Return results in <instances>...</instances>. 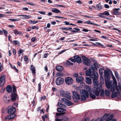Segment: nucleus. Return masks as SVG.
Listing matches in <instances>:
<instances>
[{
    "mask_svg": "<svg viewBox=\"0 0 121 121\" xmlns=\"http://www.w3.org/2000/svg\"><path fill=\"white\" fill-rule=\"evenodd\" d=\"M112 77L113 81H110L109 78L108 79V80H106L105 85L106 87L108 89H111V90H110V91L113 92L115 91L116 89L117 91H118L119 90H118V88H120V87L117 86V81L115 77L112 74Z\"/></svg>",
    "mask_w": 121,
    "mask_h": 121,
    "instance_id": "nucleus-1",
    "label": "nucleus"
},
{
    "mask_svg": "<svg viewBox=\"0 0 121 121\" xmlns=\"http://www.w3.org/2000/svg\"><path fill=\"white\" fill-rule=\"evenodd\" d=\"M85 88L87 91L85 90H82L80 91V93L82 94V99L83 100H85L86 98L88 97L89 95L88 92H90L91 91L90 87L88 86H86Z\"/></svg>",
    "mask_w": 121,
    "mask_h": 121,
    "instance_id": "nucleus-2",
    "label": "nucleus"
},
{
    "mask_svg": "<svg viewBox=\"0 0 121 121\" xmlns=\"http://www.w3.org/2000/svg\"><path fill=\"white\" fill-rule=\"evenodd\" d=\"M102 88L101 86H97L96 87H94L92 89L93 92L96 96H98L101 92L100 96H103L104 94V90L102 89Z\"/></svg>",
    "mask_w": 121,
    "mask_h": 121,
    "instance_id": "nucleus-3",
    "label": "nucleus"
},
{
    "mask_svg": "<svg viewBox=\"0 0 121 121\" xmlns=\"http://www.w3.org/2000/svg\"><path fill=\"white\" fill-rule=\"evenodd\" d=\"M98 67L97 62L95 61L94 64L91 65L90 68L89 69H88L86 72V75L87 76H89L91 75V72H94L95 70L97 69V67Z\"/></svg>",
    "mask_w": 121,
    "mask_h": 121,
    "instance_id": "nucleus-4",
    "label": "nucleus"
},
{
    "mask_svg": "<svg viewBox=\"0 0 121 121\" xmlns=\"http://www.w3.org/2000/svg\"><path fill=\"white\" fill-rule=\"evenodd\" d=\"M69 60L73 62H74L76 61L77 63H80L82 62L81 58L77 55L73 57L70 58Z\"/></svg>",
    "mask_w": 121,
    "mask_h": 121,
    "instance_id": "nucleus-5",
    "label": "nucleus"
},
{
    "mask_svg": "<svg viewBox=\"0 0 121 121\" xmlns=\"http://www.w3.org/2000/svg\"><path fill=\"white\" fill-rule=\"evenodd\" d=\"M82 58L83 60L82 61L84 64L87 65H90L91 62L88 58L85 56H82Z\"/></svg>",
    "mask_w": 121,
    "mask_h": 121,
    "instance_id": "nucleus-6",
    "label": "nucleus"
},
{
    "mask_svg": "<svg viewBox=\"0 0 121 121\" xmlns=\"http://www.w3.org/2000/svg\"><path fill=\"white\" fill-rule=\"evenodd\" d=\"M66 110L62 108H58L57 109V111L58 112H60V113H57L56 114V115L57 116H60L62 115L65 114V112H63L65 111Z\"/></svg>",
    "mask_w": 121,
    "mask_h": 121,
    "instance_id": "nucleus-7",
    "label": "nucleus"
},
{
    "mask_svg": "<svg viewBox=\"0 0 121 121\" xmlns=\"http://www.w3.org/2000/svg\"><path fill=\"white\" fill-rule=\"evenodd\" d=\"M64 79L60 77L57 78L56 80V82L57 85H59L62 84L64 82Z\"/></svg>",
    "mask_w": 121,
    "mask_h": 121,
    "instance_id": "nucleus-8",
    "label": "nucleus"
},
{
    "mask_svg": "<svg viewBox=\"0 0 121 121\" xmlns=\"http://www.w3.org/2000/svg\"><path fill=\"white\" fill-rule=\"evenodd\" d=\"M65 83L68 85L73 84V80L72 78L70 77H67L65 78Z\"/></svg>",
    "mask_w": 121,
    "mask_h": 121,
    "instance_id": "nucleus-9",
    "label": "nucleus"
},
{
    "mask_svg": "<svg viewBox=\"0 0 121 121\" xmlns=\"http://www.w3.org/2000/svg\"><path fill=\"white\" fill-rule=\"evenodd\" d=\"M84 79L82 76H79L77 77L76 79L77 82L78 83H81V85L82 84L83 86H84L85 84L84 83L82 82L83 81Z\"/></svg>",
    "mask_w": 121,
    "mask_h": 121,
    "instance_id": "nucleus-10",
    "label": "nucleus"
},
{
    "mask_svg": "<svg viewBox=\"0 0 121 121\" xmlns=\"http://www.w3.org/2000/svg\"><path fill=\"white\" fill-rule=\"evenodd\" d=\"M16 110L15 108L13 107H9L8 109V112L9 114L15 113L14 112H15Z\"/></svg>",
    "mask_w": 121,
    "mask_h": 121,
    "instance_id": "nucleus-11",
    "label": "nucleus"
},
{
    "mask_svg": "<svg viewBox=\"0 0 121 121\" xmlns=\"http://www.w3.org/2000/svg\"><path fill=\"white\" fill-rule=\"evenodd\" d=\"M91 78L97 79L98 77V74L95 71L94 73H92L90 76Z\"/></svg>",
    "mask_w": 121,
    "mask_h": 121,
    "instance_id": "nucleus-12",
    "label": "nucleus"
},
{
    "mask_svg": "<svg viewBox=\"0 0 121 121\" xmlns=\"http://www.w3.org/2000/svg\"><path fill=\"white\" fill-rule=\"evenodd\" d=\"M5 81L4 76L3 75L0 78V84L1 86H3L5 83Z\"/></svg>",
    "mask_w": 121,
    "mask_h": 121,
    "instance_id": "nucleus-13",
    "label": "nucleus"
},
{
    "mask_svg": "<svg viewBox=\"0 0 121 121\" xmlns=\"http://www.w3.org/2000/svg\"><path fill=\"white\" fill-rule=\"evenodd\" d=\"M108 71H109L110 72L111 71V72L112 73V72L109 69H108V70H105L104 71V77L105 78H106H106L105 80H108V79H109V74L108 73Z\"/></svg>",
    "mask_w": 121,
    "mask_h": 121,
    "instance_id": "nucleus-14",
    "label": "nucleus"
},
{
    "mask_svg": "<svg viewBox=\"0 0 121 121\" xmlns=\"http://www.w3.org/2000/svg\"><path fill=\"white\" fill-rule=\"evenodd\" d=\"M61 99L63 101L65 102V103L67 105L69 106L72 104V103L71 101L62 98Z\"/></svg>",
    "mask_w": 121,
    "mask_h": 121,
    "instance_id": "nucleus-15",
    "label": "nucleus"
},
{
    "mask_svg": "<svg viewBox=\"0 0 121 121\" xmlns=\"http://www.w3.org/2000/svg\"><path fill=\"white\" fill-rule=\"evenodd\" d=\"M73 96L74 97L75 99H80V97L76 91H73L72 92Z\"/></svg>",
    "mask_w": 121,
    "mask_h": 121,
    "instance_id": "nucleus-16",
    "label": "nucleus"
},
{
    "mask_svg": "<svg viewBox=\"0 0 121 121\" xmlns=\"http://www.w3.org/2000/svg\"><path fill=\"white\" fill-rule=\"evenodd\" d=\"M11 98L12 101H14L17 98V94L14 93L12 92L11 95Z\"/></svg>",
    "mask_w": 121,
    "mask_h": 121,
    "instance_id": "nucleus-17",
    "label": "nucleus"
},
{
    "mask_svg": "<svg viewBox=\"0 0 121 121\" xmlns=\"http://www.w3.org/2000/svg\"><path fill=\"white\" fill-rule=\"evenodd\" d=\"M108 115L107 114H105L104 116L100 119L99 118H98L95 120H92L91 121H103L105 120V119L106 118V117L108 116Z\"/></svg>",
    "mask_w": 121,
    "mask_h": 121,
    "instance_id": "nucleus-18",
    "label": "nucleus"
},
{
    "mask_svg": "<svg viewBox=\"0 0 121 121\" xmlns=\"http://www.w3.org/2000/svg\"><path fill=\"white\" fill-rule=\"evenodd\" d=\"M108 116L106 117L105 119H107V118H108V119L106 121H117L116 120V119H111L113 118V115H110V116H109V115L107 114Z\"/></svg>",
    "mask_w": 121,
    "mask_h": 121,
    "instance_id": "nucleus-19",
    "label": "nucleus"
},
{
    "mask_svg": "<svg viewBox=\"0 0 121 121\" xmlns=\"http://www.w3.org/2000/svg\"><path fill=\"white\" fill-rule=\"evenodd\" d=\"M119 8L113 10V13L114 14L116 15H119L120 14L119 12L118 11L120 10Z\"/></svg>",
    "mask_w": 121,
    "mask_h": 121,
    "instance_id": "nucleus-20",
    "label": "nucleus"
},
{
    "mask_svg": "<svg viewBox=\"0 0 121 121\" xmlns=\"http://www.w3.org/2000/svg\"><path fill=\"white\" fill-rule=\"evenodd\" d=\"M93 82L94 86H99L98 85V82L97 80V79H94L93 80Z\"/></svg>",
    "mask_w": 121,
    "mask_h": 121,
    "instance_id": "nucleus-21",
    "label": "nucleus"
},
{
    "mask_svg": "<svg viewBox=\"0 0 121 121\" xmlns=\"http://www.w3.org/2000/svg\"><path fill=\"white\" fill-rule=\"evenodd\" d=\"M52 11L53 13H61V11L60 10L55 8H53L52 9Z\"/></svg>",
    "mask_w": 121,
    "mask_h": 121,
    "instance_id": "nucleus-22",
    "label": "nucleus"
},
{
    "mask_svg": "<svg viewBox=\"0 0 121 121\" xmlns=\"http://www.w3.org/2000/svg\"><path fill=\"white\" fill-rule=\"evenodd\" d=\"M6 90L7 92L9 93H10L12 91V87L8 85L7 87Z\"/></svg>",
    "mask_w": 121,
    "mask_h": 121,
    "instance_id": "nucleus-23",
    "label": "nucleus"
},
{
    "mask_svg": "<svg viewBox=\"0 0 121 121\" xmlns=\"http://www.w3.org/2000/svg\"><path fill=\"white\" fill-rule=\"evenodd\" d=\"M86 83L88 84H91L92 82L91 80L88 77L86 78Z\"/></svg>",
    "mask_w": 121,
    "mask_h": 121,
    "instance_id": "nucleus-24",
    "label": "nucleus"
},
{
    "mask_svg": "<svg viewBox=\"0 0 121 121\" xmlns=\"http://www.w3.org/2000/svg\"><path fill=\"white\" fill-rule=\"evenodd\" d=\"M31 70L32 71V73L34 74L35 73V67L33 65H31L30 67Z\"/></svg>",
    "mask_w": 121,
    "mask_h": 121,
    "instance_id": "nucleus-25",
    "label": "nucleus"
},
{
    "mask_svg": "<svg viewBox=\"0 0 121 121\" xmlns=\"http://www.w3.org/2000/svg\"><path fill=\"white\" fill-rule=\"evenodd\" d=\"M12 43L13 44L16 45H17L19 46L20 45V43L18 41L14 40L13 41Z\"/></svg>",
    "mask_w": 121,
    "mask_h": 121,
    "instance_id": "nucleus-26",
    "label": "nucleus"
},
{
    "mask_svg": "<svg viewBox=\"0 0 121 121\" xmlns=\"http://www.w3.org/2000/svg\"><path fill=\"white\" fill-rule=\"evenodd\" d=\"M56 70L57 71H61L63 69V68L60 66H56Z\"/></svg>",
    "mask_w": 121,
    "mask_h": 121,
    "instance_id": "nucleus-27",
    "label": "nucleus"
},
{
    "mask_svg": "<svg viewBox=\"0 0 121 121\" xmlns=\"http://www.w3.org/2000/svg\"><path fill=\"white\" fill-rule=\"evenodd\" d=\"M96 6L97 8V9L98 10H100L102 9L101 5L100 3H99L97 4Z\"/></svg>",
    "mask_w": 121,
    "mask_h": 121,
    "instance_id": "nucleus-28",
    "label": "nucleus"
},
{
    "mask_svg": "<svg viewBox=\"0 0 121 121\" xmlns=\"http://www.w3.org/2000/svg\"><path fill=\"white\" fill-rule=\"evenodd\" d=\"M60 29L63 30H71L72 28L70 27L68 28L62 27L60 28Z\"/></svg>",
    "mask_w": 121,
    "mask_h": 121,
    "instance_id": "nucleus-29",
    "label": "nucleus"
},
{
    "mask_svg": "<svg viewBox=\"0 0 121 121\" xmlns=\"http://www.w3.org/2000/svg\"><path fill=\"white\" fill-rule=\"evenodd\" d=\"M104 93L105 95L106 96H109L110 95L109 91L106 90H105Z\"/></svg>",
    "mask_w": 121,
    "mask_h": 121,
    "instance_id": "nucleus-30",
    "label": "nucleus"
},
{
    "mask_svg": "<svg viewBox=\"0 0 121 121\" xmlns=\"http://www.w3.org/2000/svg\"><path fill=\"white\" fill-rule=\"evenodd\" d=\"M84 23L87 24H91L92 25H93L94 24V23L91 22V21L90 20H88L85 22H84Z\"/></svg>",
    "mask_w": 121,
    "mask_h": 121,
    "instance_id": "nucleus-31",
    "label": "nucleus"
},
{
    "mask_svg": "<svg viewBox=\"0 0 121 121\" xmlns=\"http://www.w3.org/2000/svg\"><path fill=\"white\" fill-rule=\"evenodd\" d=\"M100 14L107 16H109V12L107 11H105L103 13H100Z\"/></svg>",
    "mask_w": 121,
    "mask_h": 121,
    "instance_id": "nucleus-32",
    "label": "nucleus"
},
{
    "mask_svg": "<svg viewBox=\"0 0 121 121\" xmlns=\"http://www.w3.org/2000/svg\"><path fill=\"white\" fill-rule=\"evenodd\" d=\"M64 75V74L62 73H57L56 76L59 77L63 76Z\"/></svg>",
    "mask_w": 121,
    "mask_h": 121,
    "instance_id": "nucleus-33",
    "label": "nucleus"
},
{
    "mask_svg": "<svg viewBox=\"0 0 121 121\" xmlns=\"http://www.w3.org/2000/svg\"><path fill=\"white\" fill-rule=\"evenodd\" d=\"M11 117V116H10V115H9L6 116L5 117V120H11L13 119V118Z\"/></svg>",
    "mask_w": 121,
    "mask_h": 121,
    "instance_id": "nucleus-34",
    "label": "nucleus"
},
{
    "mask_svg": "<svg viewBox=\"0 0 121 121\" xmlns=\"http://www.w3.org/2000/svg\"><path fill=\"white\" fill-rule=\"evenodd\" d=\"M3 32H4V35L5 36L7 37L8 35V31L3 29Z\"/></svg>",
    "mask_w": 121,
    "mask_h": 121,
    "instance_id": "nucleus-35",
    "label": "nucleus"
},
{
    "mask_svg": "<svg viewBox=\"0 0 121 121\" xmlns=\"http://www.w3.org/2000/svg\"><path fill=\"white\" fill-rule=\"evenodd\" d=\"M28 22L30 24H34L37 23L38 22L37 21H32L31 20L29 21Z\"/></svg>",
    "mask_w": 121,
    "mask_h": 121,
    "instance_id": "nucleus-36",
    "label": "nucleus"
},
{
    "mask_svg": "<svg viewBox=\"0 0 121 121\" xmlns=\"http://www.w3.org/2000/svg\"><path fill=\"white\" fill-rule=\"evenodd\" d=\"M117 94L116 93L112 92L111 95V97L112 98H114L117 96Z\"/></svg>",
    "mask_w": 121,
    "mask_h": 121,
    "instance_id": "nucleus-37",
    "label": "nucleus"
},
{
    "mask_svg": "<svg viewBox=\"0 0 121 121\" xmlns=\"http://www.w3.org/2000/svg\"><path fill=\"white\" fill-rule=\"evenodd\" d=\"M8 98L9 97L8 96H5L4 98V101L7 102L9 101V100Z\"/></svg>",
    "mask_w": 121,
    "mask_h": 121,
    "instance_id": "nucleus-38",
    "label": "nucleus"
},
{
    "mask_svg": "<svg viewBox=\"0 0 121 121\" xmlns=\"http://www.w3.org/2000/svg\"><path fill=\"white\" fill-rule=\"evenodd\" d=\"M62 121L63 120L64 121H66L68 120V118L66 117L65 116L63 117V118L61 119Z\"/></svg>",
    "mask_w": 121,
    "mask_h": 121,
    "instance_id": "nucleus-39",
    "label": "nucleus"
},
{
    "mask_svg": "<svg viewBox=\"0 0 121 121\" xmlns=\"http://www.w3.org/2000/svg\"><path fill=\"white\" fill-rule=\"evenodd\" d=\"M90 97L92 99H94L95 97V96L92 93H90Z\"/></svg>",
    "mask_w": 121,
    "mask_h": 121,
    "instance_id": "nucleus-40",
    "label": "nucleus"
},
{
    "mask_svg": "<svg viewBox=\"0 0 121 121\" xmlns=\"http://www.w3.org/2000/svg\"><path fill=\"white\" fill-rule=\"evenodd\" d=\"M104 70V69L102 68L100 69H99V72L100 74L101 75L103 73V72Z\"/></svg>",
    "mask_w": 121,
    "mask_h": 121,
    "instance_id": "nucleus-41",
    "label": "nucleus"
},
{
    "mask_svg": "<svg viewBox=\"0 0 121 121\" xmlns=\"http://www.w3.org/2000/svg\"><path fill=\"white\" fill-rule=\"evenodd\" d=\"M41 84L40 82L38 84L39 86V89H38V91L40 92H41Z\"/></svg>",
    "mask_w": 121,
    "mask_h": 121,
    "instance_id": "nucleus-42",
    "label": "nucleus"
},
{
    "mask_svg": "<svg viewBox=\"0 0 121 121\" xmlns=\"http://www.w3.org/2000/svg\"><path fill=\"white\" fill-rule=\"evenodd\" d=\"M10 116H11V117L13 118V119L16 116V114L15 113L13 114H9Z\"/></svg>",
    "mask_w": 121,
    "mask_h": 121,
    "instance_id": "nucleus-43",
    "label": "nucleus"
},
{
    "mask_svg": "<svg viewBox=\"0 0 121 121\" xmlns=\"http://www.w3.org/2000/svg\"><path fill=\"white\" fill-rule=\"evenodd\" d=\"M13 91L12 92L15 93L16 90V87L14 85L13 86Z\"/></svg>",
    "mask_w": 121,
    "mask_h": 121,
    "instance_id": "nucleus-44",
    "label": "nucleus"
},
{
    "mask_svg": "<svg viewBox=\"0 0 121 121\" xmlns=\"http://www.w3.org/2000/svg\"><path fill=\"white\" fill-rule=\"evenodd\" d=\"M9 20L12 22L16 21H19V19H10Z\"/></svg>",
    "mask_w": 121,
    "mask_h": 121,
    "instance_id": "nucleus-45",
    "label": "nucleus"
},
{
    "mask_svg": "<svg viewBox=\"0 0 121 121\" xmlns=\"http://www.w3.org/2000/svg\"><path fill=\"white\" fill-rule=\"evenodd\" d=\"M37 40L36 38L35 37H34L32 38L31 39V40L33 42H34Z\"/></svg>",
    "mask_w": 121,
    "mask_h": 121,
    "instance_id": "nucleus-46",
    "label": "nucleus"
},
{
    "mask_svg": "<svg viewBox=\"0 0 121 121\" xmlns=\"http://www.w3.org/2000/svg\"><path fill=\"white\" fill-rule=\"evenodd\" d=\"M115 76L117 79H118L119 78V77L118 75V74L117 72H115Z\"/></svg>",
    "mask_w": 121,
    "mask_h": 121,
    "instance_id": "nucleus-47",
    "label": "nucleus"
},
{
    "mask_svg": "<svg viewBox=\"0 0 121 121\" xmlns=\"http://www.w3.org/2000/svg\"><path fill=\"white\" fill-rule=\"evenodd\" d=\"M24 60L26 61H28V58L26 56H25L24 57Z\"/></svg>",
    "mask_w": 121,
    "mask_h": 121,
    "instance_id": "nucleus-48",
    "label": "nucleus"
},
{
    "mask_svg": "<svg viewBox=\"0 0 121 121\" xmlns=\"http://www.w3.org/2000/svg\"><path fill=\"white\" fill-rule=\"evenodd\" d=\"M39 13L45 15V12H42V11H38Z\"/></svg>",
    "mask_w": 121,
    "mask_h": 121,
    "instance_id": "nucleus-49",
    "label": "nucleus"
},
{
    "mask_svg": "<svg viewBox=\"0 0 121 121\" xmlns=\"http://www.w3.org/2000/svg\"><path fill=\"white\" fill-rule=\"evenodd\" d=\"M66 64L67 65H73V63H71L69 61H68L67 62Z\"/></svg>",
    "mask_w": 121,
    "mask_h": 121,
    "instance_id": "nucleus-50",
    "label": "nucleus"
},
{
    "mask_svg": "<svg viewBox=\"0 0 121 121\" xmlns=\"http://www.w3.org/2000/svg\"><path fill=\"white\" fill-rule=\"evenodd\" d=\"M55 117L56 118L55 119V121H62L61 119L58 118L56 117Z\"/></svg>",
    "mask_w": 121,
    "mask_h": 121,
    "instance_id": "nucleus-51",
    "label": "nucleus"
},
{
    "mask_svg": "<svg viewBox=\"0 0 121 121\" xmlns=\"http://www.w3.org/2000/svg\"><path fill=\"white\" fill-rule=\"evenodd\" d=\"M66 97L69 99H71V96L69 95H67L66 96Z\"/></svg>",
    "mask_w": 121,
    "mask_h": 121,
    "instance_id": "nucleus-52",
    "label": "nucleus"
},
{
    "mask_svg": "<svg viewBox=\"0 0 121 121\" xmlns=\"http://www.w3.org/2000/svg\"><path fill=\"white\" fill-rule=\"evenodd\" d=\"M23 52V50H22L21 49L20 50L18 51V52L20 54L19 55V56H20V55Z\"/></svg>",
    "mask_w": 121,
    "mask_h": 121,
    "instance_id": "nucleus-53",
    "label": "nucleus"
},
{
    "mask_svg": "<svg viewBox=\"0 0 121 121\" xmlns=\"http://www.w3.org/2000/svg\"><path fill=\"white\" fill-rule=\"evenodd\" d=\"M13 31L14 32V33L15 35L17 34L18 31L16 29H15L13 30Z\"/></svg>",
    "mask_w": 121,
    "mask_h": 121,
    "instance_id": "nucleus-54",
    "label": "nucleus"
},
{
    "mask_svg": "<svg viewBox=\"0 0 121 121\" xmlns=\"http://www.w3.org/2000/svg\"><path fill=\"white\" fill-rule=\"evenodd\" d=\"M17 16H22L23 17L22 18H23L25 19V17H26V15H19Z\"/></svg>",
    "mask_w": 121,
    "mask_h": 121,
    "instance_id": "nucleus-55",
    "label": "nucleus"
},
{
    "mask_svg": "<svg viewBox=\"0 0 121 121\" xmlns=\"http://www.w3.org/2000/svg\"><path fill=\"white\" fill-rule=\"evenodd\" d=\"M25 17V19H29L31 18V16L30 15H26Z\"/></svg>",
    "mask_w": 121,
    "mask_h": 121,
    "instance_id": "nucleus-56",
    "label": "nucleus"
},
{
    "mask_svg": "<svg viewBox=\"0 0 121 121\" xmlns=\"http://www.w3.org/2000/svg\"><path fill=\"white\" fill-rule=\"evenodd\" d=\"M3 69V67L2 66V65L0 63V72Z\"/></svg>",
    "mask_w": 121,
    "mask_h": 121,
    "instance_id": "nucleus-57",
    "label": "nucleus"
},
{
    "mask_svg": "<svg viewBox=\"0 0 121 121\" xmlns=\"http://www.w3.org/2000/svg\"><path fill=\"white\" fill-rule=\"evenodd\" d=\"M84 22L81 20H79L77 21V22L78 23H81L83 22Z\"/></svg>",
    "mask_w": 121,
    "mask_h": 121,
    "instance_id": "nucleus-58",
    "label": "nucleus"
},
{
    "mask_svg": "<svg viewBox=\"0 0 121 121\" xmlns=\"http://www.w3.org/2000/svg\"><path fill=\"white\" fill-rule=\"evenodd\" d=\"M55 17L56 18H64L63 17H60V16H56Z\"/></svg>",
    "mask_w": 121,
    "mask_h": 121,
    "instance_id": "nucleus-59",
    "label": "nucleus"
},
{
    "mask_svg": "<svg viewBox=\"0 0 121 121\" xmlns=\"http://www.w3.org/2000/svg\"><path fill=\"white\" fill-rule=\"evenodd\" d=\"M104 6V7L106 8H109V5L107 4H105Z\"/></svg>",
    "mask_w": 121,
    "mask_h": 121,
    "instance_id": "nucleus-60",
    "label": "nucleus"
},
{
    "mask_svg": "<svg viewBox=\"0 0 121 121\" xmlns=\"http://www.w3.org/2000/svg\"><path fill=\"white\" fill-rule=\"evenodd\" d=\"M56 5L57 7H63L64 6L63 5L60 4H56Z\"/></svg>",
    "mask_w": 121,
    "mask_h": 121,
    "instance_id": "nucleus-61",
    "label": "nucleus"
},
{
    "mask_svg": "<svg viewBox=\"0 0 121 121\" xmlns=\"http://www.w3.org/2000/svg\"><path fill=\"white\" fill-rule=\"evenodd\" d=\"M100 81L101 83H103L104 82V80L102 78H100Z\"/></svg>",
    "mask_w": 121,
    "mask_h": 121,
    "instance_id": "nucleus-62",
    "label": "nucleus"
},
{
    "mask_svg": "<svg viewBox=\"0 0 121 121\" xmlns=\"http://www.w3.org/2000/svg\"><path fill=\"white\" fill-rule=\"evenodd\" d=\"M82 31L85 32H87L88 31V30L86 29H83Z\"/></svg>",
    "mask_w": 121,
    "mask_h": 121,
    "instance_id": "nucleus-63",
    "label": "nucleus"
},
{
    "mask_svg": "<svg viewBox=\"0 0 121 121\" xmlns=\"http://www.w3.org/2000/svg\"><path fill=\"white\" fill-rule=\"evenodd\" d=\"M48 54L47 53H45L44 54V58H46L47 56H48Z\"/></svg>",
    "mask_w": 121,
    "mask_h": 121,
    "instance_id": "nucleus-64",
    "label": "nucleus"
}]
</instances>
